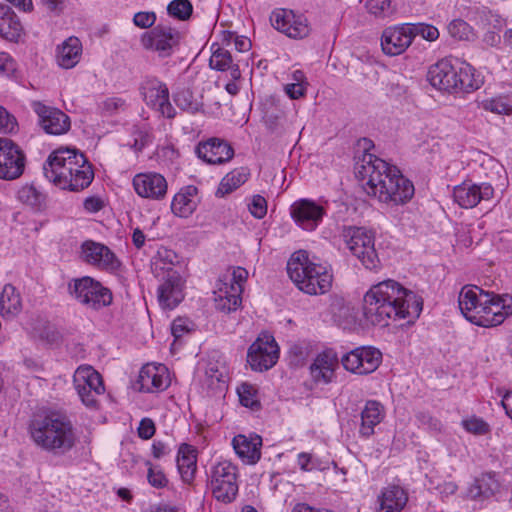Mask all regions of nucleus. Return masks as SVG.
Instances as JSON below:
<instances>
[{
  "label": "nucleus",
  "mask_w": 512,
  "mask_h": 512,
  "mask_svg": "<svg viewBox=\"0 0 512 512\" xmlns=\"http://www.w3.org/2000/svg\"><path fill=\"white\" fill-rule=\"evenodd\" d=\"M205 384L213 392L223 393L227 388L226 374L211 366L206 370Z\"/></svg>",
  "instance_id": "79ce46f5"
},
{
  "label": "nucleus",
  "mask_w": 512,
  "mask_h": 512,
  "mask_svg": "<svg viewBox=\"0 0 512 512\" xmlns=\"http://www.w3.org/2000/svg\"><path fill=\"white\" fill-rule=\"evenodd\" d=\"M278 358V344L269 333H261L251 344L247 353L248 363L255 371H266L272 368Z\"/></svg>",
  "instance_id": "ddd939ff"
},
{
  "label": "nucleus",
  "mask_w": 512,
  "mask_h": 512,
  "mask_svg": "<svg viewBox=\"0 0 512 512\" xmlns=\"http://www.w3.org/2000/svg\"><path fill=\"white\" fill-rule=\"evenodd\" d=\"M240 403L245 406L249 407L253 410L258 409L260 407L259 401L256 399V390L251 384L243 383L241 386L237 389Z\"/></svg>",
  "instance_id": "de8ad7c7"
},
{
  "label": "nucleus",
  "mask_w": 512,
  "mask_h": 512,
  "mask_svg": "<svg viewBox=\"0 0 512 512\" xmlns=\"http://www.w3.org/2000/svg\"><path fill=\"white\" fill-rule=\"evenodd\" d=\"M22 309L21 296L11 284H6L0 294V314L2 317L13 318Z\"/></svg>",
  "instance_id": "58836bf2"
},
{
  "label": "nucleus",
  "mask_w": 512,
  "mask_h": 512,
  "mask_svg": "<svg viewBox=\"0 0 512 512\" xmlns=\"http://www.w3.org/2000/svg\"><path fill=\"white\" fill-rule=\"evenodd\" d=\"M247 179L248 173H246L244 170H233L221 180L216 191V196L223 197L233 192L239 186L244 184Z\"/></svg>",
  "instance_id": "a19ab883"
},
{
  "label": "nucleus",
  "mask_w": 512,
  "mask_h": 512,
  "mask_svg": "<svg viewBox=\"0 0 512 512\" xmlns=\"http://www.w3.org/2000/svg\"><path fill=\"white\" fill-rule=\"evenodd\" d=\"M337 366L336 354L332 350L324 351L316 357L310 367L312 377L316 382L328 384L332 382Z\"/></svg>",
  "instance_id": "c85d7f7f"
},
{
  "label": "nucleus",
  "mask_w": 512,
  "mask_h": 512,
  "mask_svg": "<svg viewBox=\"0 0 512 512\" xmlns=\"http://www.w3.org/2000/svg\"><path fill=\"white\" fill-rule=\"evenodd\" d=\"M423 300L393 279L372 285L363 298V316L372 325L385 327L389 320L416 319Z\"/></svg>",
  "instance_id": "f257e3e1"
},
{
  "label": "nucleus",
  "mask_w": 512,
  "mask_h": 512,
  "mask_svg": "<svg viewBox=\"0 0 512 512\" xmlns=\"http://www.w3.org/2000/svg\"><path fill=\"white\" fill-rule=\"evenodd\" d=\"M381 363V351L372 346L357 347L341 357L344 369L356 375L371 374Z\"/></svg>",
  "instance_id": "f8f14e48"
},
{
  "label": "nucleus",
  "mask_w": 512,
  "mask_h": 512,
  "mask_svg": "<svg viewBox=\"0 0 512 512\" xmlns=\"http://www.w3.org/2000/svg\"><path fill=\"white\" fill-rule=\"evenodd\" d=\"M408 495L398 485H389L384 488L379 496V508L377 512H401L406 506Z\"/></svg>",
  "instance_id": "7c9ffc66"
},
{
  "label": "nucleus",
  "mask_w": 512,
  "mask_h": 512,
  "mask_svg": "<svg viewBox=\"0 0 512 512\" xmlns=\"http://www.w3.org/2000/svg\"><path fill=\"white\" fill-rule=\"evenodd\" d=\"M81 258L101 269L115 270L120 266L115 254L104 244L87 240L81 245Z\"/></svg>",
  "instance_id": "4be33fe9"
},
{
  "label": "nucleus",
  "mask_w": 512,
  "mask_h": 512,
  "mask_svg": "<svg viewBox=\"0 0 512 512\" xmlns=\"http://www.w3.org/2000/svg\"><path fill=\"white\" fill-rule=\"evenodd\" d=\"M306 86L300 83H289L284 86V91L290 99H300L306 94Z\"/></svg>",
  "instance_id": "680f3d73"
},
{
  "label": "nucleus",
  "mask_w": 512,
  "mask_h": 512,
  "mask_svg": "<svg viewBox=\"0 0 512 512\" xmlns=\"http://www.w3.org/2000/svg\"><path fill=\"white\" fill-rule=\"evenodd\" d=\"M326 210L309 199H299L290 207V215L298 226L306 231L315 230L322 222Z\"/></svg>",
  "instance_id": "a211bd4d"
},
{
  "label": "nucleus",
  "mask_w": 512,
  "mask_h": 512,
  "mask_svg": "<svg viewBox=\"0 0 512 512\" xmlns=\"http://www.w3.org/2000/svg\"><path fill=\"white\" fill-rule=\"evenodd\" d=\"M18 198L23 203L31 205L33 207L40 206L45 197L36 189L33 185H25L18 191Z\"/></svg>",
  "instance_id": "49530a36"
},
{
  "label": "nucleus",
  "mask_w": 512,
  "mask_h": 512,
  "mask_svg": "<svg viewBox=\"0 0 512 512\" xmlns=\"http://www.w3.org/2000/svg\"><path fill=\"white\" fill-rule=\"evenodd\" d=\"M32 108L39 118V125L47 134L63 135L69 131L70 118L60 109L47 106L40 101H34Z\"/></svg>",
  "instance_id": "f3484780"
},
{
  "label": "nucleus",
  "mask_w": 512,
  "mask_h": 512,
  "mask_svg": "<svg viewBox=\"0 0 512 512\" xmlns=\"http://www.w3.org/2000/svg\"><path fill=\"white\" fill-rule=\"evenodd\" d=\"M463 428L475 435H485L489 432V425L478 417H471L462 421Z\"/></svg>",
  "instance_id": "864d4df0"
},
{
  "label": "nucleus",
  "mask_w": 512,
  "mask_h": 512,
  "mask_svg": "<svg viewBox=\"0 0 512 512\" xmlns=\"http://www.w3.org/2000/svg\"><path fill=\"white\" fill-rule=\"evenodd\" d=\"M287 273L296 287L308 295H322L332 287V274L323 265L311 262L305 251L292 254Z\"/></svg>",
  "instance_id": "39448f33"
},
{
  "label": "nucleus",
  "mask_w": 512,
  "mask_h": 512,
  "mask_svg": "<svg viewBox=\"0 0 512 512\" xmlns=\"http://www.w3.org/2000/svg\"><path fill=\"white\" fill-rule=\"evenodd\" d=\"M272 26L290 38H304L309 35L310 27L303 14L292 10L277 9L270 16Z\"/></svg>",
  "instance_id": "dca6fc26"
},
{
  "label": "nucleus",
  "mask_w": 512,
  "mask_h": 512,
  "mask_svg": "<svg viewBox=\"0 0 512 512\" xmlns=\"http://www.w3.org/2000/svg\"><path fill=\"white\" fill-rule=\"evenodd\" d=\"M427 79L433 87L449 93L470 92L479 88L473 75V68L469 64H453L448 59H442L432 65Z\"/></svg>",
  "instance_id": "423d86ee"
},
{
  "label": "nucleus",
  "mask_w": 512,
  "mask_h": 512,
  "mask_svg": "<svg viewBox=\"0 0 512 512\" xmlns=\"http://www.w3.org/2000/svg\"><path fill=\"white\" fill-rule=\"evenodd\" d=\"M17 129L16 118L11 115L4 107L0 106V132L13 133Z\"/></svg>",
  "instance_id": "6e6d98bb"
},
{
  "label": "nucleus",
  "mask_w": 512,
  "mask_h": 512,
  "mask_svg": "<svg viewBox=\"0 0 512 512\" xmlns=\"http://www.w3.org/2000/svg\"><path fill=\"white\" fill-rule=\"evenodd\" d=\"M197 193L198 189L193 185H189L181 189V191L178 192L172 200V212L176 216L182 218L190 216L196 210L198 205Z\"/></svg>",
  "instance_id": "2f4dec72"
},
{
  "label": "nucleus",
  "mask_w": 512,
  "mask_h": 512,
  "mask_svg": "<svg viewBox=\"0 0 512 512\" xmlns=\"http://www.w3.org/2000/svg\"><path fill=\"white\" fill-rule=\"evenodd\" d=\"M343 238L350 252L367 269H376L380 260L375 249V235L363 227L349 226L343 230Z\"/></svg>",
  "instance_id": "6e6552de"
},
{
  "label": "nucleus",
  "mask_w": 512,
  "mask_h": 512,
  "mask_svg": "<svg viewBox=\"0 0 512 512\" xmlns=\"http://www.w3.org/2000/svg\"><path fill=\"white\" fill-rule=\"evenodd\" d=\"M68 294L79 304L95 311L112 304V292L89 276L74 278L68 282Z\"/></svg>",
  "instance_id": "0eeeda50"
},
{
  "label": "nucleus",
  "mask_w": 512,
  "mask_h": 512,
  "mask_svg": "<svg viewBox=\"0 0 512 512\" xmlns=\"http://www.w3.org/2000/svg\"><path fill=\"white\" fill-rule=\"evenodd\" d=\"M138 384L142 392L154 393L165 390L170 385L167 368L163 364L144 365L139 372Z\"/></svg>",
  "instance_id": "bb28decb"
},
{
  "label": "nucleus",
  "mask_w": 512,
  "mask_h": 512,
  "mask_svg": "<svg viewBox=\"0 0 512 512\" xmlns=\"http://www.w3.org/2000/svg\"><path fill=\"white\" fill-rule=\"evenodd\" d=\"M126 102L121 97H109L98 104V108L104 115H113L120 110H124Z\"/></svg>",
  "instance_id": "603ef678"
},
{
  "label": "nucleus",
  "mask_w": 512,
  "mask_h": 512,
  "mask_svg": "<svg viewBox=\"0 0 512 512\" xmlns=\"http://www.w3.org/2000/svg\"><path fill=\"white\" fill-rule=\"evenodd\" d=\"M490 300L482 309L479 326L494 327L502 324L512 315V296L490 293Z\"/></svg>",
  "instance_id": "aec40b11"
},
{
  "label": "nucleus",
  "mask_w": 512,
  "mask_h": 512,
  "mask_svg": "<svg viewBox=\"0 0 512 512\" xmlns=\"http://www.w3.org/2000/svg\"><path fill=\"white\" fill-rule=\"evenodd\" d=\"M355 174L367 195L379 202L401 205L414 195L413 183L396 166L373 154H363L356 162Z\"/></svg>",
  "instance_id": "f03ea898"
},
{
  "label": "nucleus",
  "mask_w": 512,
  "mask_h": 512,
  "mask_svg": "<svg viewBox=\"0 0 512 512\" xmlns=\"http://www.w3.org/2000/svg\"><path fill=\"white\" fill-rule=\"evenodd\" d=\"M73 383L82 403L89 408H97L98 398L105 392L100 373L90 365L79 366L73 375Z\"/></svg>",
  "instance_id": "9b49d317"
},
{
  "label": "nucleus",
  "mask_w": 512,
  "mask_h": 512,
  "mask_svg": "<svg viewBox=\"0 0 512 512\" xmlns=\"http://www.w3.org/2000/svg\"><path fill=\"white\" fill-rule=\"evenodd\" d=\"M171 331L173 336L178 339L180 338L184 333L189 331V327L186 324V321L182 318H177L173 321Z\"/></svg>",
  "instance_id": "69168bd1"
},
{
  "label": "nucleus",
  "mask_w": 512,
  "mask_h": 512,
  "mask_svg": "<svg viewBox=\"0 0 512 512\" xmlns=\"http://www.w3.org/2000/svg\"><path fill=\"white\" fill-rule=\"evenodd\" d=\"M248 272L245 268L237 267L234 268L230 275H226L221 284L224 286H237L239 285L243 289V284L246 282Z\"/></svg>",
  "instance_id": "5fc2aeb1"
},
{
  "label": "nucleus",
  "mask_w": 512,
  "mask_h": 512,
  "mask_svg": "<svg viewBox=\"0 0 512 512\" xmlns=\"http://www.w3.org/2000/svg\"><path fill=\"white\" fill-rule=\"evenodd\" d=\"M133 187L142 198L161 200L167 192V181L159 173H139L133 178Z\"/></svg>",
  "instance_id": "393cba45"
},
{
  "label": "nucleus",
  "mask_w": 512,
  "mask_h": 512,
  "mask_svg": "<svg viewBox=\"0 0 512 512\" xmlns=\"http://www.w3.org/2000/svg\"><path fill=\"white\" fill-rule=\"evenodd\" d=\"M417 420L422 426H426L427 428L433 431H441L442 423L439 419L434 418L428 413L421 412L417 415Z\"/></svg>",
  "instance_id": "052dcab7"
},
{
  "label": "nucleus",
  "mask_w": 512,
  "mask_h": 512,
  "mask_svg": "<svg viewBox=\"0 0 512 512\" xmlns=\"http://www.w3.org/2000/svg\"><path fill=\"white\" fill-rule=\"evenodd\" d=\"M262 438L259 435L246 437L237 435L233 438V447L237 455L248 464H255L261 457Z\"/></svg>",
  "instance_id": "c756f323"
},
{
  "label": "nucleus",
  "mask_w": 512,
  "mask_h": 512,
  "mask_svg": "<svg viewBox=\"0 0 512 512\" xmlns=\"http://www.w3.org/2000/svg\"><path fill=\"white\" fill-rule=\"evenodd\" d=\"M297 462L303 471H311L313 469V466H310V463L312 462V455L309 453H300L298 455Z\"/></svg>",
  "instance_id": "774afa93"
},
{
  "label": "nucleus",
  "mask_w": 512,
  "mask_h": 512,
  "mask_svg": "<svg viewBox=\"0 0 512 512\" xmlns=\"http://www.w3.org/2000/svg\"><path fill=\"white\" fill-rule=\"evenodd\" d=\"M22 25L13 10L0 4V36L9 41H18L21 36Z\"/></svg>",
  "instance_id": "72a5a7b5"
},
{
  "label": "nucleus",
  "mask_w": 512,
  "mask_h": 512,
  "mask_svg": "<svg viewBox=\"0 0 512 512\" xmlns=\"http://www.w3.org/2000/svg\"><path fill=\"white\" fill-rule=\"evenodd\" d=\"M26 157L21 148L11 139L0 138V178L14 180L25 169Z\"/></svg>",
  "instance_id": "4468645a"
},
{
  "label": "nucleus",
  "mask_w": 512,
  "mask_h": 512,
  "mask_svg": "<svg viewBox=\"0 0 512 512\" xmlns=\"http://www.w3.org/2000/svg\"><path fill=\"white\" fill-rule=\"evenodd\" d=\"M196 154L209 164H222L232 159L234 150L231 145L220 138H210L196 146Z\"/></svg>",
  "instance_id": "a878e982"
},
{
  "label": "nucleus",
  "mask_w": 512,
  "mask_h": 512,
  "mask_svg": "<svg viewBox=\"0 0 512 512\" xmlns=\"http://www.w3.org/2000/svg\"><path fill=\"white\" fill-rule=\"evenodd\" d=\"M103 207V202L97 197H88L84 201V208L89 212H98Z\"/></svg>",
  "instance_id": "338daca9"
},
{
  "label": "nucleus",
  "mask_w": 512,
  "mask_h": 512,
  "mask_svg": "<svg viewBox=\"0 0 512 512\" xmlns=\"http://www.w3.org/2000/svg\"><path fill=\"white\" fill-rule=\"evenodd\" d=\"M479 108L499 115H512V97L500 95L484 99L478 103Z\"/></svg>",
  "instance_id": "ea45409f"
},
{
  "label": "nucleus",
  "mask_w": 512,
  "mask_h": 512,
  "mask_svg": "<svg viewBox=\"0 0 512 512\" xmlns=\"http://www.w3.org/2000/svg\"><path fill=\"white\" fill-rule=\"evenodd\" d=\"M193 6L189 0H173L167 6L170 16L185 21L190 18Z\"/></svg>",
  "instance_id": "c03bdc74"
},
{
  "label": "nucleus",
  "mask_w": 512,
  "mask_h": 512,
  "mask_svg": "<svg viewBox=\"0 0 512 512\" xmlns=\"http://www.w3.org/2000/svg\"><path fill=\"white\" fill-rule=\"evenodd\" d=\"M238 470L229 461L214 465L209 474V485L213 496L223 503H231L238 494Z\"/></svg>",
  "instance_id": "1a4fd4ad"
},
{
  "label": "nucleus",
  "mask_w": 512,
  "mask_h": 512,
  "mask_svg": "<svg viewBox=\"0 0 512 512\" xmlns=\"http://www.w3.org/2000/svg\"><path fill=\"white\" fill-rule=\"evenodd\" d=\"M500 489V483L495 473H483L477 477L468 488L467 494L471 500L483 502L493 497Z\"/></svg>",
  "instance_id": "cd10ccee"
},
{
  "label": "nucleus",
  "mask_w": 512,
  "mask_h": 512,
  "mask_svg": "<svg viewBox=\"0 0 512 512\" xmlns=\"http://www.w3.org/2000/svg\"><path fill=\"white\" fill-rule=\"evenodd\" d=\"M28 432L37 447L55 456L69 453L77 443L72 421L59 412L34 417Z\"/></svg>",
  "instance_id": "20e7f679"
},
{
  "label": "nucleus",
  "mask_w": 512,
  "mask_h": 512,
  "mask_svg": "<svg viewBox=\"0 0 512 512\" xmlns=\"http://www.w3.org/2000/svg\"><path fill=\"white\" fill-rule=\"evenodd\" d=\"M175 102L179 108L191 114H195L201 110V104L193 99V95L189 91H182L176 95Z\"/></svg>",
  "instance_id": "8fccbe9b"
},
{
  "label": "nucleus",
  "mask_w": 512,
  "mask_h": 512,
  "mask_svg": "<svg viewBox=\"0 0 512 512\" xmlns=\"http://www.w3.org/2000/svg\"><path fill=\"white\" fill-rule=\"evenodd\" d=\"M494 195V188L488 183L475 184L468 181L456 186L454 201L462 208H473L481 201H488Z\"/></svg>",
  "instance_id": "412c9836"
},
{
  "label": "nucleus",
  "mask_w": 512,
  "mask_h": 512,
  "mask_svg": "<svg viewBox=\"0 0 512 512\" xmlns=\"http://www.w3.org/2000/svg\"><path fill=\"white\" fill-rule=\"evenodd\" d=\"M14 61L7 53H0V74L9 75L14 71Z\"/></svg>",
  "instance_id": "0e129e2a"
},
{
  "label": "nucleus",
  "mask_w": 512,
  "mask_h": 512,
  "mask_svg": "<svg viewBox=\"0 0 512 512\" xmlns=\"http://www.w3.org/2000/svg\"><path fill=\"white\" fill-rule=\"evenodd\" d=\"M156 21V15L154 12H137L133 17V23L135 26L147 29L153 28Z\"/></svg>",
  "instance_id": "13d9d810"
},
{
  "label": "nucleus",
  "mask_w": 512,
  "mask_h": 512,
  "mask_svg": "<svg viewBox=\"0 0 512 512\" xmlns=\"http://www.w3.org/2000/svg\"><path fill=\"white\" fill-rule=\"evenodd\" d=\"M146 465L148 466V483L156 489H162L166 487L168 484V478L166 477L162 469L159 468L158 466H153L149 461L146 462Z\"/></svg>",
  "instance_id": "3c124183"
},
{
  "label": "nucleus",
  "mask_w": 512,
  "mask_h": 512,
  "mask_svg": "<svg viewBox=\"0 0 512 512\" xmlns=\"http://www.w3.org/2000/svg\"><path fill=\"white\" fill-rule=\"evenodd\" d=\"M209 65L212 69L218 71H229L232 80H239L241 78L239 65L233 63L230 52L224 48L218 47L213 50Z\"/></svg>",
  "instance_id": "4c0bfd02"
},
{
  "label": "nucleus",
  "mask_w": 512,
  "mask_h": 512,
  "mask_svg": "<svg viewBox=\"0 0 512 512\" xmlns=\"http://www.w3.org/2000/svg\"><path fill=\"white\" fill-rule=\"evenodd\" d=\"M43 171L50 182L70 191L87 188L94 178L92 166L84 154L70 148L53 151L44 163Z\"/></svg>",
  "instance_id": "7ed1b4c3"
},
{
  "label": "nucleus",
  "mask_w": 512,
  "mask_h": 512,
  "mask_svg": "<svg viewBox=\"0 0 512 512\" xmlns=\"http://www.w3.org/2000/svg\"><path fill=\"white\" fill-rule=\"evenodd\" d=\"M449 34L457 40H470L473 37L471 26L461 19H455L448 25Z\"/></svg>",
  "instance_id": "a18cd8bd"
},
{
  "label": "nucleus",
  "mask_w": 512,
  "mask_h": 512,
  "mask_svg": "<svg viewBox=\"0 0 512 512\" xmlns=\"http://www.w3.org/2000/svg\"><path fill=\"white\" fill-rule=\"evenodd\" d=\"M181 39L182 34L178 29L158 24L141 35L140 43L145 50L153 51L161 58H167L178 49Z\"/></svg>",
  "instance_id": "9d476101"
},
{
  "label": "nucleus",
  "mask_w": 512,
  "mask_h": 512,
  "mask_svg": "<svg viewBox=\"0 0 512 512\" xmlns=\"http://www.w3.org/2000/svg\"><path fill=\"white\" fill-rule=\"evenodd\" d=\"M242 288L237 286H224L220 284L218 295L215 298L216 308L222 312L230 313L241 304Z\"/></svg>",
  "instance_id": "e433bc0d"
},
{
  "label": "nucleus",
  "mask_w": 512,
  "mask_h": 512,
  "mask_svg": "<svg viewBox=\"0 0 512 512\" xmlns=\"http://www.w3.org/2000/svg\"><path fill=\"white\" fill-rule=\"evenodd\" d=\"M413 41V32L409 23L386 28L381 37V46L385 54L396 56L403 53Z\"/></svg>",
  "instance_id": "b1692460"
},
{
  "label": "nucleus",
  "mask_w": 512,
  "mask_h": 512,
  "mask_svg": "<svg viewBox=\"0 0 512 512\" xmlns=\"http://www.w3.org/2000/svg\"><path fill=\"white\" fill-rule=\"evenodd\" d=\"M177 467L182 480L186 483H191L197 470V451L193 446L186 443L180 445Z\"/></svg>",
  "instance_id": "473e14b6"
},
{
  "label": "nucleus",
  "mask_w": 512,
  "mask_h": 512,
  "mask_svg": "<svg viewBox=\"0 0 512 512\" xmlns=\"http://www.w3.org/2000/svg\"><path fill=\"white\" fill-rule=\"evenodd\" d=\"M142 95L146 104L163 116L167 118L175 116V109L169 102V90L166 84L158 80L147 81L142 87Z\"/></svg>",
  "instance_id": "5701e85b"
},
{
  "label": "nucleus",
  "mask_w": 512,
  "mask_h": 512,
  "mask_svg": "<svg viewBox=\"0 0 512 512\" xmlns=\"http://www.w3.org/2000/svg\"><path fill=\"white\" fill-rule=\"evenodd\" d=\"M384 417L382 405L374 400L366 402L361 412L360 434L369 437L374 433V427L378 425Z\"/></svg>",
  "instance_id": "c9c22d12"
},
{
  "label": "nucleus",
  "mask_w": 512,
  "mask_h": 512,
  "mask_svg": "<svg viewBox=\"0 0 512 512\" xmlns=\"http://www.w3.org/2000/svg\"><path fill=\"white\" fill-rule=\"evenodd\" d=\"M490 300V292L476 285H465L458 295V306L462 315L471 323L479 326L482 309Z\"/></svg>",
  "instance_id": "2eb2a0df"
},
{
  "label": "nucleus",
  "mask_w": 512,
  "mask_h": 512,
  "mask_svg": "<svg viewBox=\"0 0 512 512\" xmlns=\"http://www.w3.org/2000/svg\"><path fill=\"white\" fill-rule=\"evenodd\" d=\"M248 208L255 218L262 219L267 213L266 199L261 195H254Z\"/></svg>",
  "instance_id": "4d7b16f0"
},
{
  "label": "nucleus",
  "mask_w": 512,
  "mask_h": 512,
  "mask_svg": "<svg viewBox=\"0 0 512 512\" xmlns=\"http://www.w3.org/2000/svg\"><path fill=\"white\" fill-rule=\"evenodd\" d=\"M171 452V448L163 441L155 440L152 444V455L160 459Z\"/></svg>",
  "instance_id": "e2e57ef3"
},
{
  "label": "nucleus",
  "mask_w": 512,
  "mask_h": 512,
  "mask_svg": "<svg viewBox=\"0 0 512 512\" xmlns=\"http://www.w3.org/2000/svg\"><path fill=\"white\" fill-rule=\"evenodd\" d=\"M411 32H413V39L419 35L427 41H435L439 38L438 29L430 24L426 23H409Z\"/></svg>",
  "instance_id": "09e8293b"
},
{
  "label": "nucleus",
  "mask_w": 512,
  "mask_h": 512,
  "mask_svg": "<svg viewBox=\"0 0 512 512\" xmlns=\"http://www.w3.org/2000/svg\"><path fill=\"white\" fill-rule=\"evenodd\" d=\"M82 44L77 37H69L58 47L57 62L65 69L73 68L80 60Z\"/></svg>",
  "instance_id": "f704fd0d"
},
{
  "label": "nucleus",
  "mask_w": 512,
  "mask_h": 512,
  "mask_svg": "<svg viewBox=\"0 0 512 512\" xmlns=\"http://www.w3.org/2000/svg\"><path fill=\"white\" fill-rule=\"evenodd\" d=\"M156 428L152 419L143 418L140 421L138 427V436L144 440H148L153 437L155 434Z\"/></svg>",
  "instance_id": "bf43d9fd"
},
{
  "label": "nucleus",
  "mask_w": 512,
  "mask_h": 512,
  "mask_svg": "<svg viewBox=\"0 0 512 512\" xmlns=\"http://www.w3.org/2000/svg\"><path fill=\"white\" fill-rule=\"evenodd\" d=\"M164 270V266H160ZM184 281L181 275L171 267L166 268L164 281L158 287V301L165 309H174L184 298Z\"/></svg>",
  "instance_id": "6ab92c4d"
},
{
  "label": "nucleus",
  "mask_w": 512,
  "mask_h": 512,
  "mask_svg": "<svg viewBox=\"0 0 512 512\" xmlns=\"http://www.w3.org/2000/svg\"><path fill=\"white\" fill-rule=\"evenodd\" d=\"M365 6L368 13L377 18H386L395 12V7L391 0H368Z\"/></svg>",
  "instance_id": "37998d69"
}]
</instances>
